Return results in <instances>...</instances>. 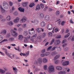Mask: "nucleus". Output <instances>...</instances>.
<instances>
[{
	"instance_id": "7",
	"label": "nucleus",
	"mask_w": 74,
	"mask_h": 74,
	"mask_svg": "<svg viewBox=\"0 0 74 74\" xmlns=\"http://www.w3.org/2000/svg\"><path fill=\"white\" fill-rule=\"evenodd\" d=\"M47 28L49 30H52L53 28V26L51 24H49L47 25Z\"/></svg>"
},
{
	"instance_id": "60",
	"label": "nucleus",
	"mask_w": 74,
	"mask_h": 74,
	"mask_svg": "<svg viewBox=\"0 0 74 74\" xmlns=\"http://www.w3.org/2000/svg\"><path fill=\"white\" fill-rule=\"evenodd\" d=\"M40 56L41 57H44V56H46L45 54L42 53L41 54Z\"/></svg>"
},
{
	"instance_id": "21",
	"label": "nucleus",
	"mask_w": 74,
	"mask_h": 74,
	"mask_svg": "<svg viewBox=\"0 0 74 74\" xmlns=\"http://www.w3.org/2000/svg\"><path fill=\"white\" fill-rule=\"evenodd\" d=\"M7 23L10 26H12V25H14V23H13V22L12 21L8 22Z\"/></svg>"
},
{
	"instance_id": "3",
	"label": "nucleus",
	"mask_w": 74,
	"mask_h": 74,
	"mask_svg": "<svg viewBox=\"0 0 74 74\" xmlns=\"http://www.w3.org/2000/svg\"><path fill=\"white\" fill-rule=\"evenodd\" d=\"M3 8H4L5 9H8V7H9L8 4L5 1L3 2Z\"/></svg>"
},
{
	"instance_id": "25",
	"label": "nucleus",
	"mask_w": 74,
	"mask_h": 74,
	"mask_svg": "<svg viewBox=\"0 0 74 74\" xmlns=\"http://www.w3.org/2000/svg\"><path fill=\"white\" fill-rule=\"evenodd\" d=\"M35 5L34 3H31L29 4V7H31V8H32L33 6H34Z\"/></svg>"
},
{
	"instance_id": "29",
	"label": "nucleus",
	"mask_w": 74,
	"mask_h": 74,
	"mask_svg": "<svg viewBox=\"0 0 74 74\" xmlns=\"http://www.w3.org/2000/svg\"><path fill=\"white\" fill-rule=\"evenodd\" d=\"M47 59H46V58H44L43 59V63H47Z\"/></svg>"
},
{
	"instance_id": "54",
	"label": "nucleus",
	"mask_w": 74,
	"mask_h": 74,
	"mask_svg": "<svg viewBox=\"0 0 74 74\" xmlns=\"http://www.w3.org/2000/svg\"><path fill=\"white\" fill-rule=\"evenodd\" d=\"M55 41V40H54V39H53L52 40H51V43H50V45H52L53 42H54V41Z\"/></svg>"
},
{
	"instance_id": "30",
	"label": "nucleus",
	"mask_w": 74,
	"mask_h": 74,
	"mask_svg": "<svg viewBox=\"0 0 74 74\" xmlns=\"http://www.w3.org/2000/svg\"><path fill=\"white\" fill-rule=\"evenodd\" d=\"M23 34L25 36H27L28 35V33L27 31H24Z\"/></svg>"
},
{
	"instance_id": "27",
	"label": "nucleus",
	"mask_w": 74,
	"mask_h": 74,
	"mask_svg": "<svg viewBox=\"0 0 74 74\" xmlns=\"http://www.w3.org/2000/svg\"><path fill=\"white\" fill-rule=\"evenodd\" d=\"M60 57L59 55H57L55 57H54V59H53L54 60H57V59H58Z\"/></svg>"
},
{
	"instance_id": "52",
	"label": "nucleus",
	"mask_w": 74,
	"mask_h": 74,
	"mask_svg": "<svg viewBox=\"0 0 74 74\" xmlns=\"http://www.w3.org/2000/svg\"><path fill=\"white\" fill-rule=\"evenodd\" d=\"M50 54V53L49 52H46L45 53V56H48V55H49Z\"/></svg>"
},
{
	"instance_id": "17",
	"label": "nucleus",
	"mask_w": 74,
	"mask_h": 74,
	"mask_svg": "<svg viewBox=\"0 0 74 74\" xmlns=\"http://www.w3.org/2000/svg\"><path fill=\"white\" fill-rule=\"evenodd\" d=\"M5 73V71L1 69H0V73H1V74H4Z\"/></svg>"
},
{
	"instance_id": "38",
	"label": "nucleus",
	"mask_w": 74,
	"mask_h": 74,
	"mask_svg": "<svg viewBox=\"0 0 74 74\" xmlns=\"http://www.w3.org/2000/svg\"><path fill=\"white\" fill-rule=\"evenodd\" d=\"M40 5L41 8L43 9V8H44V4H43L42 3H40Z\"/></svg>"
},
{
	"instance_id": "28",
	"label": "nucleus",
	"mask_w": 74,
	"mask_h": 74,
	"mask_svg": "<svg viewBox=\"0 0 74 74\" xmlns=\"http://www.w3.org/2000/svg\"><path fill=\"white\" fill-rule=\"evenodd\" d=\"M27 4H28V2H25L23 3V7H26Z\"/></svg>"
},
{
	"instance_id": "64",
	"label": "nucleus",
	"mask_w": 74,
	"mask_h": 74,
	"mask_svg": "<svg viewBox=\"0 0 74 74\" xmlns=\"http://www.w3.org/2000/svg\"><path fill=\"white\" fill-rule=\"evenodd\" d=\"M51 55L53 56L54 55H56V52H52L51 53Z\"/></svg>"
},
{
	"instance_id": "34",
	"label": "nucleus",
	"mask_w": 74,
	"mask_h": 74,
	"mask_svg": "<svg viewBox=\"0 0 74 74\" xmlns=\"http://www.w3.org/2000/svg\"><path fill=\"white\" fill-rule=\"evenodd\" d=\"M38 23V21L37 20H34V24L35 25H37Z\"/></svg>"
},
{
	"instance_id": "62",
	"label": "nucleus",
	"mask_w": 74,
	"mask_h": 74,
	"mask_svg": "<svg viewBox=\"0 0 74 74\" xmlns=\"http://www.w3.org/2000/svg\"><path fill=\"white\" fill-rule=\"evenodd\" d=\"M57 47H54L52 49V51H54L55 49V48H57Z\"/></svg>"
},
{
	"instance_id": "9",
	"label": "nucleus",
	"mask_w": 74,
	"mask_h": 74,
	"mask_svg": "<svg viewBox=\"0 0 74 74\" xmlns=\"http://www.w3.org/2000/svg\"><path fill=\"white\" fill-rule=\"evenodd\" d=\"M20 20V18L19 17H17L15 19H14L13 22L14 23H18Z\"/></svg>"
},
{
	"instance_id": "31",
	"label": "nucleus",
	"mask_w": 74,
	"mask_h": 74,
	"mask_svg": "<svg viewBox=\"0 0 74 74\" xmlns=\"http://www.w3.org/2000/svg\"><path fill=\"white\" fill-rule=\"evenodd\" d=\"M9 41H14V38H10L8 39Z\"/></svg>"
},
{
	"instance_id": "41",
	"label": "nucleus",
	"mask_w": 74,
	"mask_h": 74,
	"mask_svg": "<svg viewBox=\"0 0 74 74\" xmlns=\"http://www.w3.org/2000/svg\"><path fill=\"white\" fill-rule=\"evenodd\" d=\"M70 33H68L65 36V38H67V37H69L70 36Z\"/></svg>"
},
{
	"instance_id": "13",
	"label": "nucleus",
	"mask_w": 74,
	"mask_h": 74,
	"mask_svg": "<svg viewBox=\"0 0 74 74\" xmlns=\"http://www.w3.org/2000/svg\"><path fill=\"white\" fill-rule=\"evenodd\" d=\"M38 63L39 64H41L42 63V58H39L38 60Z\"/></svg>"
},
{
	"instance_id": "10",
	"label": "nucleus",
	"mask_w": 74,
	"mask_h": 74,
	"mask_svg": "<svg viewBox=\"0 0 74 74\" xmlns=\"http://www.w3.org/2000/svg\"><path fill=\"white\" fill-rule=\"evenodd\" d=\"M28 33L30 35H34V34H35V31H30V30H28Z\"/></svg>"
},
{
	"instance_id": "22",
	"label": "nucleus",
	"mask_w": 74,
	"mask_h": 74,
	"mask_svg": "<svg viewBox=\"0 0 74 74\" xmlns=\"http://www.w3.org/2000/svg\"><path fill=\"white\" fill-rule=\"evenodd\" d=\"M18 10L20 11L21 12H24L25 11V9L24 8H21L20 7L18 8Z\"/></svg>"
},
{
	"instance_id": "32",
	"label": "nucleus",
	"mask_w": 74,
	"mask_h": 74,
	"mask_svg": "<svg viewBox=\"0 0 74 74\" xmlns=\"http://www.w3.org/2000/svg\"><path fill=\"white\" fill-rule=\"evenodd\" d=\"M1 12L2 13H4V12H5L6 11L5 10H4L3 8H1Z\"/></svg>"
},
{
	"instance_id": "57",
	"label": "nucleus",
	"mask_w": 74,
	"mask_h": 74,
	"mask_svg": "<svg viewBox=\"0 0 74 74\" xmlns=\"http://www.w3.org/2000/svg\"><path fill=\"white\" fill-rule=\"evenodd\" d=\"M52 48V47L50 46L47 49V51H49V50H51V48Z\"/></svg>"
},
{
	"instance_id": "15",
	"label": "nucleus",
	"mask_w": 74,
	"mask_h": 74,
	"mask_svg": "<svg viewBox=\"0 0 74 74\" xmlns=\"http://www.w3.org/2000/svg\"><path fill=\"white\" fill-rule=\"evenodd\" d=\"M14 71V73L15 74H17V72H18V69L17 68H16V67L13 68V69Z\"/></svg>"
},
{
	"instance_id": "39",
	"label": "nucleus",
	"mask_w": 74,
	"mask_h": 74,
	"mask_svg": "<svg viewBox=\"0 0 74 74\" xmlns=\"http://www.w3.org/2000/svg\"><path fill=\"white\" fill-rule=\"evenodd\" d=\"M48 67V66H47V65H44V69L45 70H46L47 69V67Z\"/></svg>"
},
{
	"instance_id": "23",
	"label": "nucleus",
	"mask_w": 74,
	"mask_h": 74,
	"mask_svg": "<svg viewBox=\"0 0 74 74\" xmlns=\"http://www.w3.org/2000/svg\"><path fill=\"white\" fill-rule=\"evenodd\" d=\"M45 18L46 20H47V21H49L50 19V18H49V16L48 15L46 16L45 17Z\"/></svg>"
},
{
	"instance_id": "35",
	"label": "nucleus",
	"mask_w": 74,
	"mask_h": 74,
	"mask_svg": "<svg viewBox=\"0 0 74 74\" xmlns=\"http://www.w3.org/2000/svg\"><path fill=\"white\" fill-rule=\"evenodd\" d=\"M18 31L20 33H21V32L23 31V29L22 28H19L18 29Z\"/></svg>"
},
{
	"instance_id": "4",
	"label": "nucleus",
	"mask_w": 74,
	"mask_h": 74,
	"mask_svg": "<svg viewBox=\"0 0 74 74\" xmlns=\"http://www.w3.org/2000/svg\"><path fill=\"white\" fill-rule=\"evenodd\" d=\"M11 32L12 33V34L13 36H14V37H16V36H17L18 34L16 32L14 29H11Z\"/></svg>"
},
{
	"instance_id": "46",
	"label": "nucleus",
	"mask_w": 74,
	"mask_h": 74,
	"mask_svg": "<svg viewBox=\"0 0 74 74\" xmlns=\"http://www.w3.org/2000/svg\"><path fill=\"white\" fill-rule=\"evenodd\" d=\"M22 27L23 28H25L26 27V24H24L22 25Z\"/></svg>"
},
{
	"instance_id": "59",
	"label": "nucleus",
	"mask_w": 74,
	"mask_h": 74,
	"mask_svg": "<svg viewBox=\"0 0 74 74\" xmlns=\"http://www.w3.org/2000/svg\"><path fill=\"white\" fill-rule=\"evenodd\" d=\"M46 36V34H42V38H44Z\"/></svg>"
},
{
	"instance_id": "11",
	"label": "nucleus",
	"mask_w": 74,
	"mask_h": 74,
	"mask_svg": "<svg viewBox=\"0 0 74 74\" xmlns=\"http://www.w3.org/2000/svg\"><path fill=\"white\" fill-rule=\"evenodd\" d=\"M23 36L22 35H19L18 36V40H20V41H22L23 40Z\"/></svg>"
},
{
	"instance_id": "8",
	"label": "nucleus",
	"mask_w": 74,
	"mask_h": 74,
	"mask_svg": "<svg viewBox=\"0 0 74 74\" xmlns=\"http://www.w3.org/2000/svg\"><path fill=\"white\" fill-rule=\"evenodd\" d=\"M27 18L26 17L24 16L22 19H21L20 22H25L27 21Z\"/></svg>"
},
{
	"instance_id": "58",
	"label": "nucleus",
	"mask_w": 74,
	"mask_h": 74,
	"mask_svg": "<svg viewBox=\"0 0 74 74\" xmlns=\"http://www.w3.org/2000/svg\"><path fill=\"white\" fill-rule=\"evenodd\" d=\"M65 23V21H62L61 23V24L62 26H64V24Z\"/></svg>"
},
{
	"instance_id": "43",
	"label": "nucleus",
	"mask_w": 74,
	"mask_h": 74,
	"mask_svg": "<svg viewBox=\"0 0 74 74\" xmlns=\"http://www.w3.org/2000/svg\"><path fill=\"white\" fill-rule=\"evenodd\" d=\"M54 31L55 32H57L58 31H59V28H56L55 29H54Z\"/></svg>"
},
{
	"instance_id": "36",
	"label": "nucleus",
	"mask_w": 74,
	"mask_h": 74,
	"mask_svg": "<svg viewBox=\"0 0 74 74\" xmlns=\"http://www.w3.org/2000/svg\"><path fill=\"white\" fill-rule=\"evenodd\" d=\"M4 41H8V40L7 39H4V40H2L1 42H0V44H1L3 42H4Z\"/></svg>"
},
{
	"instance_id": "5",
	"label": "nucleus",
	"mask_w": 74,
	"mask_h": 74,
	"mask_svg": "<svg viewBox=\"0 0 74 74\" xmlns=\"http://www.w3.org/2000/svg\"><path fill=\"white\" fill-rule=\"evenodd\" d=\"M63 60H62V66H68L70 63V62L69 61H66L63 62Z\"/></svg>"
},
{
	"instance_id": "14",
	"label": "nucleus",
	"mask_w": 74,
	"mask_h": 74,
	"mask_svg": "<svg viewBox=\"0 0 74 74\" xmlns=\"http://www.w3.org/2000/svg\"><path fill=\"white\" fill-rule=\"evenodd\" d=\"M60 41L59 40H56L55 42L54 45H57L58 44H60Z\"/></svg>"
},
{
	"instance_id": "63",
	"label": "nucleus",
	"mask_w": 74,
	"mask_h": 74,
	"mask_svg": "<svg viewBox=\"0 0 74 74\" xmlns=\"http://www.w3.org/2000/svg\"><path fill=\"white\" fill-rule=\"evenodd\" d=\"M49 11L50 12L52 11H53V9H52V8H49Z\"/></svg>"
},
{
	"instance_id": "24",
	"label": "nucleus",
	"mask_w": 74,
	"mask_h": 74,
	"mask_svg": "<svg viewBox=\"0 0 74 74\" xmlns=\"http://www.w3.org/2000/svg\"><path fill=\"white\" fill-rule=\"evenodd\" d=\"M11 18L10 16H7L6 18V20L7 21H11Z\"/></svg>"
},
{
	"instance_id": "16",
	"label": "nucleus",
	"mask_w": 74,
	"mask_h": 74,
	"mask_svg": "<svg viewBox=\"0 0 74 74\" xmlns=\"http://www.w3.org/2000/svg\"><path fill=\"white\" fill-rule=\"evenodd\" d=\"M39 17L41 19H43L44 17V15L43 13H40L39 14Z\"/></svg>"
},
{
	"instance_id": "40",
	"label": "nucleus",
	"mask_w": 74,
	"mask_h": 74,
	"mask_svg": "<svg viewBox=\"0 0 74 74\" xmlns=\"http://www.w3.org/2000/svg\"><path fill=\"white\" fill-rule=\"evenodd\" d=\"M65 69H64V71H62V74H65L67 73V71L65 70Z\"/></svg>"
},
{
	"instance_id": "50",
	"label": "nucleus",
	"mask_w": 74,
	"mask_h": 74,
	"mask_svg": "<svg viewBox=\"0 0 74 74\" xmlns=\"http://www.w3.org/2000/svg\"><path fill=\"white\" fill-rule=\"evenodd\" d=\"M59 14H60L59 11H57L56 13V15L57 16H59Z\"/></svg>"
},
{
	"instance_id": "18",
	"label": "nucleus",
	"mask_w": 74,
	"mask_h": 74,
	"mask_svg": "<svg viewBox=\"0 0 74 74\" xmlns=\"http://www.w3.org/2000/svg\"><path fill=\"white\" fill-rule=\"evenodd\" d=\"M56 69L58 70H62V67L61 66H57L56 67Z\"/></svg>"
},
{
	"instance_id": "26",
	"label": "nucleus",
	"mask_w": 74,
	"mask_h": 74,
	"mask_svg": "<svg viewBox=\"0 0 74 74\" xmlns=\"http://www.w3.org/2000/svg\"><path fill=\"white\" fill-rule=\"evenodd\" d=\"M14 49L16 51H18V52H21V49L19 48V47H18V49L16 48L15 47H14Z\"/></svg>"
},
{
	"instance_id": "53",
	"label": "nucleus",
	"mask_w": 74,
	"mask_h": 74,
	"mask_svg": "<svg viewBox=\"0 0 74 74\" xmlns=\"http://www.w3.org/2000/svg\"><path fill=\"white\" fill-rule=\"evenodd\" d=\"M9 4L11 7H12L13 5V3L12 2L10 1L9 2Z\"/></svg>"
},
{
	"instance_id": "49",
	"label": "nucleus",
	"mask_w": 74,
	"mask_h": 74,
	"mask_svg": "<svg viewBox=\"0 0 74 74\" xmlns=\"http://www.w3.org/2000/svg\"><path fill=\"white\" fill-rule=\"evenodd\" d=\"M24 42H28V40H27V38H25L24 40Z\"/></svg>"
},
{
	"instance_id": "56",
	"label": "nucleus",
	"mask_w": 74,
	"mask_h": 74,
	"mask_svg": "<svg viewBox=\"0 0 74 74\" xmlns=\"http://www.w3.org/2000/svg\"><path fill=\"white\" fill-rule=\"evenodd\" d=\"M11 37V36L10 35V34H7L6 35V38H9V37Z\"/></svg>"
},
{
	"instance_id": "45",
	"label": "nucleus",
	"mask_w": 74,
	"mask_h": 74,
	"mask_svg": "<svg viewBox=\"0 0 74 74\" xmlns=\"http://www.w3.org/2000/svg\"><path fill=\"white\" fill-rule=\"evenodd\" d=\"M54 62L56 64H58V63H60V60H57L54 61Z\"/></svg>"
},
{
	"instance_id": "37",
	"label": "nucleus",
	"mask_w": 74,
	"mask_h": 74,
	"mask_svg": "<svg viewBox=\"0 0 74 74\" xmlns=\"http://www.w3.org/2000/svg\"><path fill=\"white\" fill-rule=\"evenodd\" d=\"M64 69H65V70H66V71H67V72H69V71H70V69H69V68L68 67L65 68Z\"/></svg>"
},
{
	"instance_id": "51",
	"label": "nucleus",
	"mask_w": 74,
	"mask_h": 74,
	"mask_svg": "<svg viewBox=\"0 0 74 74\" xmlns=\"http://www.w3.org/2000/svg\"><path fill=\"white\" fill-rule=\"evenodd\" d=\"M56 38H61V35H58L56 37Z\"/></svg>"
},
{
	"instance_id": "12",
	"label": "nucleus",
	"mask_w": 74,
	"mask_h": 74,
	"mask_svg": "<svg viewBox=\"0 0 74 74\" xmlns=\"http://www.w3.org/2000/svg\"><path fill=\"white\" fill-rule=\"evenodd\" d=\"M0 34H3V35H5L7 34V30L5 29H4L1 31Z\"/></svg>"
},
{
	"instance_id": "55",
	"label": "nucleus",
	"mask_w": 74,
	"mask_h": 74,
	"mask_svg": "<svg viewBox=\"0 0 74 74\" xmlns=\"http://www.w3.org/2000/svg\"><path fill=\"white\" fill-rule=\"evenodd\" d=\"M3 39V36L2 35H0V41H1Z\"/></svg>"
},
{
	"instance_id": "19",
	"label": "nucleus",
	"mask_w": 74,
	"mask_h": 74,
	"mask_svg": "<svg viewBox=\"0 0 74 74\" xmlns=\"http://www.w3.org/2000/svg\"><path fill=\"white\" fill-rule=\"evenodd\" d=\"M40 9H41V7H40V5H37L36 7V10H40Z\"/></svg>"
},
{
	"instance_id": "48",
	"label": "nucleus",
	"mask_w": 74,
	"mask_h": 74,
	"mask_svg": "<svg viewBox=\"0 0 74 74\" xmlns=\"http://www.w3.org/2000/svg\"><path fill=\"white\" fill-rule=\"evenodd\" d=\"M25 55H26V57H27V56H28L29 55V51H28L27 52H26L25 53Z\"/></svg>"
},
{
	"instance_id": "2",
	"label": "nucleus",
	"mask_w": 74,
	"mask_h": 74,
	"mask_svg": "<svg viewBox=\"0 0 74 74\" xmlns=\"http://www.w3.org/2000/svg\"><path fill=\"white\" fill-rule=\"evenodd\" d=\"M36 37H37V35L36 34H35L32 36V37L31 39H30L31 41L33 42V43L36 44V42L37 41V40L36 39L35 40L36 38Z\"/></svg>"
},
{
	"instance_id": "44",
	"label": "nucleus",
	"mask_w": 74,
	"mask_h": 74,
	"mask_svg": "<svg viewBox=\"0 0 74 74\" xmlns=\"http://www.w3.org/2000/svg\"><path fill=\"white\" fill-rule=\"evenodd\" d=\"M39 29L40 28H37V29H36V32H38V33H41V31H40V30H39Z\"/></svg>"
},
{
	"instance_id": "47",
	"label": "nucleus",
	"mask_w": 74,
	"mask_h": 74,
	"mask_svg": "<svg viewBox=\"0 0 74 74\" xmlns=\"http://www.w3.org/2000/svg\"><path fill=\"white\" fill-rule=\"evenodd\" d=\"M14 16H16L18 15V12H15L14 13Z\"/></svg>"
},
{
	"instance_id": "42",
	"label": "nucleus",
	"mask_w": 74,
	"mask_h": 74,
	"mask_svg": "<svg viewBox=\"0 0 74 74\" xmlns=\"http://www.w3.org/2000/svg\"><path fill=\"white\" fill-rule=\"evenodd\" d=\"M11 55H12L11 56ZM9 56L10 57V58H11V59H12L13 58H14V55L13 54L12 55V54L11 53V55H10V56ZM10 57H11V58L10 57Z\"/></svg>"
},
{
	"instance_id": "20",
	"label": "nucleus",
	"mask_w": 74,
	"mask_h": 74,
	"mask_svg": "<svg viewBox=\"0 0 74 74\" xmlns=\"http://www.w3.org/2000/svg\"><path fill=\"white\" fill-rule=\"evenodd\" d=\"M41 26L42 27H45V23L44 21H42L41 23Z\"/></svg>"
},
{
	"instance_id": "61",
	"label": "nucleus",
	"mask_w": 74,
	"mask_h": 74,
	"mask_svg": "<svg viewBox=\"0 0 74 74\" xmlns=\"http://www.w3.org/2000/svg\"><path fill=\"white\" fill-rule=\"evenodd\" d=\"M67 40L65 39L62 42V44H63V43H65V42H67Z\"/></svg>"
},
{
	"instance_id": "6",
	"label": "nucleus",
	"mask_w": 74,
	"mask_h": 74,
	"mask_svg": "<svg viewBox=\"0 0 74 74\" xmlns=\"http://www.w3.org/2000/svg\"><path fill=\"white\" fill-rule=\"evenodd\" d=\"M2 49L3 50H4V51H5V53L6 55H7V56H10V58H11V56H10V55H11V53H8L7 52V49H6L5 48H2Z\"/></svg>"
},
{
	"instance_id": "1",
	"label": "nucleus",
	"mask_w": 74,
	"mask_h": 74,
	"mask_svg": "<svg viewBox=\"0 0 74 74\" xmlns=\"http://www.w3.org/2000/svg\"><path fill=\"white\" fill-rule=\"evenodd\" d=\"M48 71L49 74L55 71V67L52 65H50L48 68Z\"/></svg>"
},
{
	"instance_id": "33",
	"label": "nucleus",
	"mask_w": 74,
	"mask_h": 74,
	"mask_svg": "<svg viewBox=\"0 0 74 74\" xmlns=\"http://www.w3.org/2000/svg\"><path fill=\"white\" fill-rule=\"evenodd\" d=\"M48 35L49 37H52V33L51 32H49Z\"/></svg>"
}]
</instances>
